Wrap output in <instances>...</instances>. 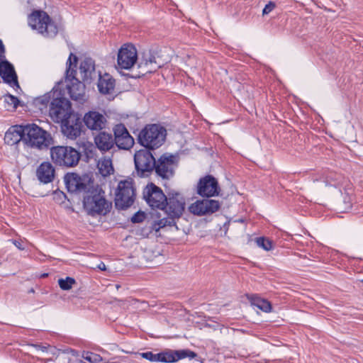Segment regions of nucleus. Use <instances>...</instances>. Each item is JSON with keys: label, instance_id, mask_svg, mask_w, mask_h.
Returning <instances> with one entry per match:
<instances>
[{"label": "nucleus", "instance_id": "nucleus-19", "mask_svg": "<svg viewBox=\"0 0 363 363\" xmlns=\"http://www.w3.org/2000/svg\"><path fill=\"white\" fill-rule=\"evenodd\" d=\"M220 208L218 201L213 199H203L196 201L189 207V211L197 216H202L207 213H212L217 211Z\"/></svg>", "mask_w": 363, "mask_h": 363}, {"label": "nucleus", "instance_id": "nucleus-21", "mask_svg": "<svg viewBox=\"0 0 363 363\" xmlns=\"http://www.w3.org/2000/svg\"><path fill=\"white\" fill-rule=\"evenodd\" d=\"M0 75L11 86L16 89H20L14 67L6 57L0 60Z\"/></svg>", "mask_w": 363, "mask_h": 363}, {"label": "nucleus", "instance_id": "nucleus-34", "mask_svg": "<svg viewBox=\"0 0 363 363\" xmlns=\"http://www.w3.org/2000/svg\"><path fill=\"white\" fill-rule=\"evenodd\" d=\"M275 4L272 1H269L264 8L262 11L263 15L269 14L275 8Z\"/></svg>", "mask_w": 363, "mask_h": 363}, {"label": "nucleus", "instance_id": "nucleus-18", "mask_svg": "<svg viewBox=\"0 0 363 363\" xmlns=\"http://www.w3.org/2000/svg\"><path fill=\"white\" fill-rule=\"evenodd\" d=\"M173 155H162L156 162L155 169L156 173L164 179H169L173 176L176 164Z\"/></svg>", "mask_w": 363, "mask_h": 363}, {"label": "nucleus", "instance_id": "nucleus-2", "mask_svg": "<svg viewBox=\"0 0 363 363\" xmlns=\"http://www.w3.org/2000/svg\"><path fill=\"white\" fill-rule=\"evenodd\" d=\"M167 135L166 129L159 124H149L138 135V143L148 150H155L162 145Z\"/></svg>", "mask_w": 363, "mask_h": 363}, {"label": "nucleus", "instance_id": "nucleus-4", "mask_svg": "<svg viewBox=\"0 0 363 363\" xmlns=\"http://www.w3.org/2000/svg\"><path fill=\"white\" fill-rule=\"evenodd\" d=\"M28 25L33 30L45 38H52L58 33V28L46 12L40 10L33 11L28 18Z\"/></svg>", "mask_w": 363, "mask_h": 363}, {"label": "nucleus", "instance_id": "nucleus-11", "mask_svg": "<svg viewBox=\"0 0 363 363\" xmlns=\"http://www.w3.org/2000/svg\"><path fill=\"white\" fill-rule=\"evenodd\" d=\"M138 54L136 48L131 44L123 45L118 52V67L129 69L136 63Z\"/></svg>", "mask_w": 363, "mask_h": 363}, {"label": "nucleus", "instance_id": "nucleus-3", "mask_svg": "<svg viewBox=\"0 0 363 363\" xmlns=\"http://www.w3.org/2000/svg\"><path fill=\"white\" fill-rule=\"evenodd\" d=\"M77 62V56L71 53L67 62L68 67L66 71V86L72 100L83 103L86 100L85 85L73 74L75 71L72 65L75 67Z\"/></svg>", "mask_w": 363, "mask_h": 363}, {"label": "nucleus", "instance_id": "nucleus-31", "mask_svg": "<svg viewBox=\"0 0 363 363\" xmlns=\"http://www.w3.org/2000/svg\"><path fill=\"white\" fill-rule=\"evenodd\" d=\"M76 283L74 279L72 277H67L66 279H60L58 284L62 290H69L72 286Z\"/></svg>", "mask_w": 363, "mask_h": 363}, {"label": "nucleus", "instance_id": "nucleus-33", "mask_svg": "<svg viewBox=\"0 0 363 363\" xmlns=\"http://www.w3.org/2000/svg\"><path fill=\"white\" fill-rule=\"evenodd\" d=\"M83 358L90 362H94L97 360V355L91 352H86L82 355Z\"/></svg>", "mask_w": 363, "mask_h": 363}, {"label": "nucleus", "instance_id": "nucleus-38", "mask_svg": "<svg viewBox=\"0 0 363 363\" xmlns=\"http://www.w3.org/2000/svg\"><path fill=\"white\" fill-rule=\"evenodd\" d=\"M36 349L41 350L42 352H46L48 347L46 346H42L39 345H33Z\"/></svg>", "mask_w": 363, "mask_h": 363}, {"label": "nucleus", "instance_id": "nucleus-24", "mask_svg": "<svg viewBox=\"0 0 363 363\" xmlns=\"http://www.w3.org/2000/svg\"><path fill=\"white\" fill-rule=\"evenodd\" d=\"M38 179L44 184L51 182L55 177V169L50 162H43L37 169Z\"/></svg>", "mask_w": 363, "mask_h": 363}, {"label": "nucleus", "instance_id": "nucleus-7", "mask_svg": "<svg viewBox=\"0 0 363 363\" xmlns=\"http://www.w3.org/2000/svg\"><path fill=\"white\" fill-rule=\"evenodd\" d=\"M52 161L65 167H74L77 165L80 159L79 152L73 147L67 146H56L50 150Z\"/></svg>", "mask_w": 363, "mask_h": 363}, {"label": "nucleus", "instance_id": "nucleus-39", "mask_svg": "<svg viewBox=\"0 0 363 363\" xmlns=\"http://www.w3.org/2000/svg\"><path fill=\"white\" fill-rule=\"evenodd\" d=\"M13 245H14L16 247H18V249H20V250H23V249H24V247H22V245H21V242H20V241H18V240H13Z\"/></svg>", "mask_w": 363, "mask_h": 363}, {"label": "nucleus", "instance_id": "nucleus-40", "mask_svg": "<svg viewBox=\"0 0 363 363\" xmlns=\"http://www.w3.org/2000/svg\"><path fill=\"white\" fill-rule=\"evenodd\" d=\"M97 268L101 271H105L106 269V264L104 262H100L98 264Z\"/></svg>", "mask_w": 363, "mask_h": 363}, {"label": "nucleus", "instance_id": "nucleus-17", "mask_svg": "<svg viewBox=\"0 0 363 363\" xmlns=\"http://www.w3.org/2000/svg\"><path fill=\"white\" fill-rule=\"evenodd\" d=\"M74 71L73 74L86 83H90L99 76L95 70L94 61L89 57L84 59L80 63L78 71L75 69Z\"/></svg>", "mask_w": 363, "mask_h": 363}, {"label": "nucleus", "instance_id": "nucleus-28", "mask_svg": "<svg viewBox=\"0 0 363 363\" xmlns=\"http://www.w3.org/2000/svg\"><path fill=\"white\" fill-rule=\"evenodd\" d=\"M97 167L103 177L108 176L114 171L112 160L108 157H101L97 163Z\"/></svg>", "mask_w": 363, "mask_h": 363}, {"label": "nucleus", "instance_id": "nucleus-5", "mask_svg": "<svg viewBox=\"0 0 363 363\" xmlns=\"http://www.w3.org/2000/svg\"><path fill=\"white\" fill-rule=\"evenodd\" d=\"M23 143L28 147L43 149L51 144L50 135L35 124L23 125Z\"/></svg>", "mask_w": 363, "mask_h": 363}, {"label": "nucleus", "instance_id": "nucleus-8", "mask_svg": "<svg viewBox=\"0 0 363 363\" xmlns=\"http://www.w3.org/2000/svg\"><path fill=\"white\" fill-rule=\"evenodd\" d=\"M167 196L153 183L146 186L143 191V198L152 209H163Z\"/></svg>", "mask_w": 363, "mask_h": 363}, {"label": "nucleus", "instance_id": "nucleus-6", "mask_svg": "<svg viewBox=\"0 0 363 363\" xmlns=\"http://www.w3.org/2000/svg\"><path fill=\"white\" fill-rule=\"evenodd\" d=\"M135 190L133 180L128 178L118 182L116 191L115 205L119 209L130 207L134 202Z\"/></svg>", "mask_w": 363, "mask_h": 363}, {"label": "nucleus", "instance_id": "nucleus-22", "mask_svg": "<svg viewBox=\"0 0 363 363\" xmlns=\"http://www.w3.org/2000/svg\"><path fill=\"white\" fill-rule=\"evenodd\" d=\"M62 131L68 138L76 139L81 134L82 122L79 118L69 117L63 121Z\"/></svg>", "mask_w": 363, "mask_h": 363}, {"label": "nucleus", "instance_id": "nucleus-29", "mask_svg": "<svg viewBox=\"0 0 363 363\" xmlns=\"http://www.w3.org/2000/svg\"><path fill=\"white\" fill-rule=\"evenodd\" d=\"M251 304L261 311L268 313L272 311L271 303L266 299L262 298L257 295H251L248 297Z\"/></svg>", "mask_w": 363, "mask_h": 363}, {"label": "nucleus", "instance_id": "nucleus-14", "mask_svg": "<svg viewBox=\"0 0 363 363\" xmlns=\"http://www.w3.org/2000/svg\"><path fill=\"white\" fill-rule=\"evenodd\" d=\"M64 180L68 191L70 192L86 191L90 182L87 176L80 177L76 173L67 174Z\"/></svg>", "mask_w": 363, "mask_h": 363}, {"label": "nucleus", "instance_id": "nucleus-20", "mask_svg": "<svg viewBox=\"0 0 363 363\" xmlns=\"http://www.w3.org/2000/svg\"><path fill=\"white\" fill-rule=\"evenodd\" d=\"M85 125L91 130L100 131L104 129L107 124L105 116L96 111H89L83 118Z\"/></svg>", "mask_w": 363, "mask_h": 363}, {"label": "nucleus", "instance_id": "nucleus-23", "mask_svg": "<svg viewBox=\"0 0 363 363\" xmlns=\"http://www.w3.org/2000/svg\"><path fill=\"white\" fill-rule=\"evenodd\" d=\"M94 143L101 152H108L114 147L112 135L106 132H100L95 138Z\"/></svg>", "mask_w": 363, "mask_h": 363}, {"label": "nucleus", "instance_id": "nucleus-27", "mask_svg": "<svg viewBox=\"0 0 363 363\" xmlns=\"http://www.w3.org/2000/svg\"><path fill=\"white\" fill-rule=\"evenodd\" d=\"M98 88L99 91L104 94H111L115 86L114 79L108 74L101 76L99 74Z\"/></svg>", "mask_w": 363, "mask_h": 363}, {"label": "nucleus", "instance_id": "nucleus-1", "mask_svg": "<svg viewBox=\"0 0 363 363\" xmlns=\"http://www.w3.org/2000/svg\"><path fill=\"white\" fill-rule=\"evenodd\" d=\"M185 199L179 192L171 191L168 193L164 210L168 216L167 218H163L159 220L157 223H155L153 228L155 230H158L160 228L166 225H173L175 224L174 220L180 218L185 209Z\"/></svg>", "mask_w": 363, "mask_h": 363}, {"label": "nucleus", "instance_id": "nucleus-10", "mask_svg": "<svg viewBox=\"0 0 363 363\" xmlns=\"http://www.w3.org/2000/svg\"><path fill=\"white\" fill-rule=\"evenodd\" d=\"M109 203L101 194H94L84 199V207L91 215L105 214L109 208Z\"/></svg>", "mask_w": 363, "mask_h": 363}, {"label": "nucleus", "instance_id": "nucleus-16", "mask_svg": "<svg viewBox=\"0 0 363 363\" xmlns=\"http://www.w3.org/2000/svg\"><path fill=\"white\" fill-rule=\"evenodd\" d=\"M196 357V354L194 352L188 350H165L162 352L155 354V362H160L172 363L186 357L193 359Z\"/></svg>", "mask_w": 363, "mask_h": 363}, {"label": "nucleus", "instance_id": "nucleus-15", "mask_svg": "<svg viewBox=\"0 0 363 363\" xmlns=\"http://www.w3.org/2000/svg\"><path fill=\"white\" fill-rule=\"evenodd\" d=\"M114 145L119 149L129 150L134 145V139L123 124H117L113 128Z\"/></svg>", "mask_w": 363, "mask_h": 363}, {"label": "nucleus", "instance_id": "nucleus-32", "mask_svg": "<svg viewBox=\"0 0 363 363\" xmlns=\"http://www.w3.org/2000/svg\"><path fill=\"white\" fill-rule=\"evenodd\" d=\"M256 243L258 247H262L264 250L269 251L271 250L273 247L272 242L264 238H258L256 239Z\"/></svg>", "mask_w": 363, "mask_h": 363}, {"label": "nucleus", "instance_id": "nucleus-42", "mask_svg": "<svg viewBox=\"0 0 363 363\" xmlns=\"http://www.w3.org/2000/svg\"><path fill=\"white\" fill-rule=\"evenodd\" d=\"M79 363H85V362H84L83 361H80Z\"/></svg>", "mask_w": 363, "mask_h": 363}, {"label": "nucleus", "instance_id": "nucleus-36", "mask_svg": "<svg viewBox=\"0 0 363 363\" xmlns=\"http://www.w3.org/2000/svg\"><path fill=\"white\" fill-rule=\"evenodd\" d=\"M50 99V96L49 95H44L43 96L38 98L36 101L43 105H47L49 103Z\"/></svg>", "mask_w": 363, "mask_h": 363}, {"label": "nucleus", "instance_id": "nucleus-35", "mask_svg": "<svg viewBox=\"0 0 363 363\" xmlns=\"http://www.w3.org/2000/svg\"><path fill=\"white\" fill-rule=\"evenodd\" d=\"M140 356L146 359L150 360V362H155V354L152 352H146L140 354Z\"/></svg>", "mask_w": 363, "mask_h": 363}, {"label": "nucleus", "instance_id": "nucleus-13", "mask_svg": "<svg viewBox=\"0 0 363 363\" xmlns=\"http://www.w3.org/2000/svg\"><path fill=\"white\" fill-rule=\"evenodd\" d=\"M70 109L69 101L65 98L56 97L50 103L49 113L55 122L63 121Z\"/></svg>", "mask_w": 363, "mask_h": 363}, {"label": "nucleus", "instance_id": "nucleus-41", "mask_svg": "<svg viewBox=\"0 0 363 363\" xmlns=\"http://www.w3.org/2000/svg\"><path fill=\"white\" fill-rule=\"evenodd\" d=\"M132 221L135 223V222H138L139 220L137 219V216H135L132 218Z\"/></svg>", "mask_w": 363, "mask_h": 363}, {"label": "nucleus", "instance_id": "nucleus-25", "mask_svg": "<svg viewBox=\"0 0 363 363\" xmlns=\"http://www.w3.org/2000/svg\"><path fill=\"white\" fill-rule=\"evenodd\" d=\"M23 125H16L10 128L4 135V142L9 145H14L20 141L23 142Z\"/></svg>", "mask_w": 363, "mask_h": 363}, {"label": "nucleus", "instance_id": "nucleus-9", "mask_svg": "<svg viewBox=\"0 0 363 363\" xmlns=\"http://www.w3.org/2000/svg\"><path fill=\"white\" fill-rule=\"evenodd\" d=\"M135 169L140 176H145L155 169L156 161L152 154L147 149L137 151L134 155Z\"/></svg>", "mask_w": 363, "mask_h": 363}, {"label": "nucleus", "instance_id": "nucleus-37", "mask_svg": "<svg viewBox=\"0 0 363 363\" xmlns=\"http://www.w3.org/2000/svg\"><path fill=\"white\" fill-rule=\"evenodd\" d=\"M5 57V48L2 41L0 40V60H4Z\"/></svg>", "mask_w": 363, "mask_h": 363}, {"label": "nucleus", "instance_id": "nucleus-30", "mask_svg": "<svg viewBox=\"0 0 363 363\" xmlns=\"http://www.w3.org/2000/svg\"><path fill=\"white\" fill-rule=\"evenodd\" d=\"M4 101L6 104L5 108L8 111H14L19 104V100L17 97L11 94H6L3 96Z\"/></svg>", "mask_w": 363, "mask_h": 363}, {"label": "nucleus", "instance_id": "nucleus-26", "mask_svg": "<svg viewBox=\"0 0 363 363\" xmlns=\"http://www.w3.org/2000/svg\"><path fill=\"white\" fill-rule=\"evenodd\" d=\"M138 67L142 69L143 74L152 73L158 69L160 65H157L155 56L150 52L145 54Z\"/></svg>", "mask_w": 363, "mask_h": 363}, {"label": "nucleus", "instance_id": "nucleus-12", "mask_svg": "<svg viewBox=\"0 0 363 363\" xmlns=\"http://www.w3.org/2000/svg\"><path fill=\"white\" fill-rule=\"evenodd\" d=\"M220 188L217 179L212 175H206L199 179L197 194L202 197H213L219 195Z\"/></svg>", "mask_w": 363, "mask_h": 363}]
</instances>
